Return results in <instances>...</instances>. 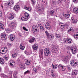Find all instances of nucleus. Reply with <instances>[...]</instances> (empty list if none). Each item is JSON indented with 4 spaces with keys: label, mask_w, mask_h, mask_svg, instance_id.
<instances>
[{
    "label": "nucleus",
    "mask_w": 78,
    "mask_h": 78,
    "mask_svg": "<svg viewBox=\"0 0 78 78\" xmlns=\"http://www.w3.org/2000/svg\"><path fill=\"white\" fill-rule=\"evenodd\" d=\"M44 50V54L45 56H48V55L50 54V53H51L50 50L48 48H45Z\"/></svg>",
    "instance_id": "f257e3e1"
},
{
    "label": "nucleus",
    "mask_w": 78,
    "mask_h": 78,
    "mask_svg": "<svg viewBox=\"0 0 78 78\" xmlns=\"http://www.w3.org/2000/svg\"><path fill=\"white\" fill-rule=\"evenodd\" d=\"M58 50H59V48H58V47L56 46H54L52 48L51 51L53 53H56L58 52Z\"/></svg>",
    "instance_id": "f03ea898"
},
{
    "label": "nucleus",
    "mask_w": 78,
    "mask_h": 78,
    "mask_svg": "<svg viewBox=\"0 0 78 78\" xmlns=\"http://www.w3.org/2000/svg\"><path fill=\"white\" fill-rule=\"evenodd\" d=\"M37 8L39 9L38 11L40 12V13L41 14H42V13L44 12V8H41L40 5L39 4L37 6Z\"/></svg>",
    "instance_id": "7ed1b4c3"
},
{
    "label": "nucleus",
    "mask_w": 78,
    "mask_h": 78,
    "mask_svg": "<svg viewBox=\"0 0 78 78\" xmlns=\"http://www.w3.org/2000/svg\"><path fill=\"white\" fill-rule=\"evenodd\" d=\"M70 64L73 66H76L78 65V61L76 59H74L72 60V62L70 63Z\"/></svg>",
    "instance_id": "20e7f679"
},
{
    "label": "nucleus",
    "mask_w": 78,
    "mask_h": 78,
    "mask_svg": "<svg viewBox=\"0 0 78 78\" xmlns=\"http://www.w3.org/2000/svg\"><path fill=\"white\" fill-rule=\"evenodd\" d=\"M77 48L75 46H73L71 48V51L73 54H75L77 51Z\"/></svg>",
    "instance_id": "39448f33"
},
{
    "label": "nucleus",
    "mask_w": 78,
    "mask_h": 78,
    "mask_svg": "<svg viewBox=\"0 0 78 78\" xmlns=\"http://www.w3.org/2000/svg\"><path fill=\"white\" fill-rule=\"evenodd\" d=\"M64 41L67 44H72V40L70 38H65L64 39Z\"/></svg>",
    "instance_id": "423d86ee"
},
{
    "label": "nucleus",
    "mask_w": 78,
    "mask_h": 78,
    "mask_svg": "<svg viewBox=\"0 0 78 78\" xmlns=\"http://www.w3.org/2000/svg\"><path fill=\"white\" fill-rule=\"evenodd\" d=\"M9 25L10 27L12 28H14L15 27V26L17 25V22H16L15 20H14L12 22L10 23Z\"/></svg>",
    "instance_id": "0eeeda50"
},
{
    "label": "nucleus",
    "mask_w": 78,
    "mask_h": 78,
    "mask_svg": "<svg viewBox=\"0 0 78 78\" xmlns=\"http://www.w3.org/2000/svg\"><path fill=\"white\" fill-rule=\"evenodd\" d=\"M45 33L46 34V36H47V37H49V38L51 40H52L53 39V38H54V36H52L50 34H49V33L48 32V31H45Z\"/></svg>",
    "instance_id": "6e6552de"
},
{
    "label": "nucleus",
    "mask_w": 78,
    "mask_h": 78,
    "mask_svg": "<svg viewBox=\"0 0 78 78\" xmlns=\"http://www.w3.org/2000/svg\"><path fill=\"white\" fill-rule=\"evenodd\" d=\"M9 38L10 39V41H12L15 39V35L13 34H10L9 35Z\"/></svg>",
    "instance_id": "1a4fd4ad"
},
{
    "label": "nucleus",
    "mask_w": 78,
    "mask_h": 78,
    "mask_svg": "<svg viewBox=\"0 0 78 78\" xmlns=\"http://www.w3.org/2000/svg\"><path fill=\"white\" fill-rule=\"evenodd\" d=\"M70 15V12L69 11H68L67 13L64 15L63 16H64L66 19H68V18H69Z\"/></svg>",
    "instance_id": "9d476101"
},
{
    "label": "nucleus",
    "mask_w": 78,
    "mask_h": 78,
    "mask_svg": "<svg viewBox=\"0 0 78 78\" xmlns=\"http://www.w3.org/2000/svg\"><path fill=\"white\" fill-rule=\"evenodd\" d=\"M9 14L10 15L9 19H10V20H12L14 19V15L13 14V13L12 12H10L9 13Z\"/></svg>",
    "instance_id": "9b49d317"
},
{
    "label": "nucleus",
    "mask_w": 78,
    "mask_h": 78,
    "mask_svg": "<svg viewBox=\"0 0 78 78\" xmlns=\"http://www.w3.org/2000/svg\"><path fill=\"white\" fill-rule=\"evenodd\" d=\"M45 27L46 29H48V30H50V22H47L46 24Z\"/></svg>",
    "instance_id": "f8f14e48"
},
{
    "label": "nucleus",
    "mask_w": 78,
    "mask_h": 78,
    "mask_svg": "<svg viewBox=\"0 0 78 78\" xmlns=\"http://www.w3.org/2000/svg\"><path fill=\"white\" fill-rule=\"evenodd\" d=\"M6 4L7 5H9V6H11V5L14 4V2L12 0H11L10 2L9 1L6 2Z\"/></svg>",
    "instance_id": "ddd939ff"
},
{
    "label": "nucleus",
    "mask_w": 78,
    "mask_h": 78,
    "mask_svg": "<svg viewBox=\"0 0 78 78\" xmlns=\"http://www.w3.org/2000/svg\"><path fill=\"white\" fill-rule=\"evenodd\" d=\"M1 37L3 40H6L7 37V36H6L5 34H1Z\"/></svg>",
    "instance_id": "4468645a"
},
{
    "label": "nucleus",
    "mask_w": 78,
    "mask_h": 78,
    "mask_svg": "<svg viewBox=\"0 0 78 78\" xmlns=\"http://www.w3.org/2000/svg\"><path fill=\"white\" fill-rule=\"evenodd\" d=\"M10 65L12 67V68H13L15 67L16 63H15V62L14 61L12 60L11 62H10Z\"/></svg>",
    "instance_id": "2eb2a0df"
},
{
    "label": "nucleus",
    "mask_w": 78,
    "mask_h": 78,
    "mask_svg": "<svg viewBox=\"0 0 78 78\" xmlns=\"http://www.w3.org/2000/svg\"><path fill=\"white\" fill-rule=\"evenodd\" d=\"M74 31V30H73V28H71L68 30V31H67V33L69 34H72V33Z\"/></svg>",
    "instance_id": "dca6fc26"
},
{
    "label": "nucleus",
    "mask_w": 78,
    "mask_h": 78,
    "mask_svg": "<svg viewBox=\"0 0 78 78\" xmlns=\"http://www.w3.org/2000/svg\"><path fill=\"white\" fill-rule=\"evenodd\" d=\"M20 6L19 5H15L13 9L15 11H17L19 8H20Z\"/></svg>",
    "instance_id": "f3484780"
},
{
    "label": "nucleus",
    "mask_w": 78,
    "mask_h": 78,
    "mask_svg": "<svg viewBox=\"0 0 78 78\" xmlns=\"http://www.w3.org/2000/svg\"><path fill=\"white\" fill-rule=\"evenodd\" d=\"M20 68L22 70H23L25 69V66L22 63H20Z\"/></svg>",
    "instance_id": "a211bd4d"
},
{
    "label": "nucleus",
    "mask_w": 78,
    "mask_h": 78,
    "mask_svg": "<svg viewBox=\"0 0 78 78\" xmlns=\"http://www.w3.org/2000/svg\"><path fill=\"white\" fill-rule=\"evenodd\" d=\"M5 28V26L2 23L0 22V30H3Z\"/></svg>",
    "instance_id": "6ab92c4d"
},
{
    "label": "nucleus",
    "mask_w": 78,
    "mask_h": 78,
    "mask_svg": "<svg viewBox=\"0 0 78 78\" xmlns=\"http://www.w3.org/2000/svg\"><path fill=\"white\" fill-rule=\"evenodd\" d=\"M57 67H58V66L56 64H52V68L53 69H56Z\"/></svg>",
    "instance_id": "aec40b11"
},
{
    "label": "nucleus",
    "mask_w": 78,
    "mask_h": 78,
    "mask_svg": "<svg viewBox=\"0 0 78 78\" xmlns=\"http://www.w3.org/2000/svg\"><path fill=\"white\" fill-rule=\"evenodd\" d=\"M73 11L74 13L77 14L78 12V8H74L73 9Z\"/></svg>",
    "instance_id": "412c9836"
},
{
    "label": "nucleus",
    "mask_w": 78,
    "mask_h": 78,
    "mask_svg": "<svg viewBox=\"0 0 78 78\" xmlns=\"http://www.w3.org/2000/svg\"><path fill=\"white\" fill-rule=\"evenodd\" d=\"M0 63L1 64H3L5 63V61L2 58H0Z\"/></svg>",
    "instance_id": "4be33fe9"
},
{
    "label": "nucleus",
    "mask_w": 78,
    "mask_h": 78,
    "mask_svg": "<svg viewBox=\"0 0 78 78\" xmlns=\"http://www.w3.org/2000/svg\"><path fill=\"white\" fill-rule=\"evenodd\" d=\"M20 49L21 50H23L24 49H25V46H24V45L23 44H21L20 45Z\"/></svg>",
    "instance_id": "5701e85b"
},
{
    "label": "nucleus",
    "mask_w": 78,
    "mask_h": 78,
    "mask_svg": "<svg viewBox=\"0 0 78 78\" xmlns=\"http://www.w3.org/2000/svg\"><path fill=\"white\" fill-rule=\"evenodd\" d=\"M5 31L7 33H9L11 32V30L10 29L6 28L5 29Z\"/></svg>",
    "instance_id": "b1692460"
},
{
    "label": "nucleus",
    "mask_w": 78,
    "mask_h": 78,
    "mask_svg": "<svg viewBox=\"0 0 78 78\" xmlns=\"http://www.w3.org/2000/svg\"><path fill=\"white\" fill-rule=\"evenodd\" d=\"M21 19L22 21H27V20H28V18L23 16L21 17Z\"/></svg>",
    "instance_id": "393cba45"
},
{
    "label": "nucleus",
    "mask_w": 78,
    "mask_h": 78,
    "mask_svg": "<svg viewBox=\"0 0 78 78\" xmlns=\"http://www.w3.org/2000/svg\"><path fill=\"white\" fill-rule=\"evenodd\" d=\"M25 63L27 65H30V64H31V63L30 61V60H27L25 61Z\"/></svg>",
    "instance_id": "a878e982"
},
{
    "label": "nucleus",
    "mask_w": 78,
    "mask_h": 78,
    "mask_svg": "<svg viewBox=\"0 0 78 78\" xmlns=\"http://www.w3.org/2000/svg\"><path fill=\"white\" fill-rule=\"evenodd\" d=\"M35 40V38H32L30 39L29 42L30 43H33V42H34Z\"/></svg>",
    "instance_id": "bb28decb"
},
{
    "label": "nucleus",
    "mask_w": 78,
    "mask_h": 78,
    "mask_svg": "<svg viewBox=\"0 0 78 78\" xmlns=\"http://www.w3.org/2000/svg\"><path fill=\"white\" fill-rule=\"evenodd\" d=\"M24 8L25 9H26V10H28V11H30L31 10V8L30 7H24Z\"/></svg>",
    "instance_id": "cd10ccee"
},
{
    "label": "nucleus",
    "mask_w": 78,
    "mask_h": 78,
    "mask_svg": "<svg viewBox=\"0 0 78 78\" xmlns=\"http://www.w3.org/2000/svg\"><path fill=\"white\" fill-rule=\"evenodd\" d=\"M32 47L34 50H36L38 48V47L36 46V45H33Z\"/></svg>",
    "instance_id": "c85d7f7f"
},
{
    "label": "nucleus",
    "mask_w": 78,
    "mask_h": 78,
    "mask_svg": "<svg viewBox=\"0 0 78 78\" xmlns=\"http://www.w3.org/2000/svg\"><path fill=\"white\" fill-rule=\"evenodd\" d=\"M72 75H76L78 74V72L76 71H73L72 72Z\"/></svg>",
    "instance_id": "c756f323"
},
{
    "label": "nucleus",
    "mask_w": 78,
    "mask_h": 78,
    "mask_svg": "<svg viewBox=\"0 0 78 78\" xmlns=\"http://www.w3.org/2000/svg\"><path fill=\"white\" fill-rule=\"evenodd\" d=\"M55 36L57 38H60L61 37V35L58 33H56L55 34Z\"/></svg>",
    "instance_id": "7c9ffc66"
},
{
    "label": "nucleus",
    "mask_w": 78,
    "mask_h": 78,
    "mask_svg": "<svg viewBox=\"0 0 78 78\" xmlns=\"http://www.w3.org/2000/svg\"><path fill=\"white\" fill-rule=\"evenodd\" d=\"M55 14L54 11L53 10H51L50 12V15L52 16H53Z\"/></svg>",
    "instance_id": "2f4dec72"
},
{
    "label": "nucleus",
    "mask_w": 78,
    "mask_h": 78,
    "mask_svg": "<svg viewBox=\"0 0 78 78\" xmlns=\"http://www.w3.org/2000/svg\"><path fill=\"white\" fill-rule=\"evenodd\" d=\"M37 29L38 28L35 29H33V32L34 33H37Z\"/></svg>",
    "instance_id": "473e14b6"
},
{
    "label": "nucleus",
    "mask_w": 78,
    "mask_h": 78,
    "mask_svg": "<svg viewBox=\"0 0 78 78\" xmlns=\"http://www.w3.org/2000/svg\"><path fill=\"white\" fill-rule=\"evenodd\" d=\"M71 21L73 23H76L77 22V20H75L74 19H72Z\"/></svg>",
    "instance_id": "72a5a7b5"
},
{
    "label": "nucleus",
    "mask_w": 78,
    "mask_h": 78,
    "mask_svg": "<svg viewBox=\"0 0 78 78\" xmlns=\"http://www.w3.org/2000/svg\"><path fill=\"white\" fill-rule=\"evenodd\" d=\"M0 53L2 55H4V54H6V52L5 51L2 50L1 51H0Z\"/></svg>",
    "instance_id": "f704fd0d"
},
{
    "label": "nucleus",
    "mask_w": 78,
    "mask_h": 78,
    "mask_svg": "<svg viewBox=\"0 0 78 78\" xmlns=\"http://www.w3.org/2000/svg\"><path fill=\"white\" fill-rule=\"evenodd\" d=\"M37 28H38L37 26L36 25H34L32 26V30H34V29H36Z\"/></svg>",
    "instance_id": "c9c22d12"
},
{
    "label": "nucleus",
    "mask_w": 78,
    "mask_h": 78,
    "mask_svg": "<svg viewBox=\"0 0 78 78\" xmlns=\"http://www.w3.org/2000/svg\"><path fill=\"white\" fill-rule=\"evenodd\" d=\"M60 27L62 30H64V28H65L64 25H60Z\"/></svg>",
    "instance_id": "e433bc0d"
},
{
    "label": "nucleus",
    "mask_w": 78,
    "mask_h": 78,
    "mask_svg": "<svg viewBox=\"0 0 78 78\" xmlns=\"http://www.w3.org/2000/svg\"><path fill=\"white\" fill-rule=\"evenodd\" d=\"M77 33H78V32ZM73 36L74 38L76 39H77V38L78 37V34H74Z\"/></svg>",
    "instance_id": "4c0bfd02"
},
{
    "label": "nucleus",
    "mask_w": 78,
    "mask_h": 78,
    "mask_svg": "<svg viewBox=\"0 0 78 78\" xmlns=\"http://www.w3.org/2000/svg\"><path fill=\"white\" fill-rule=\"evenodd\" d=\"M30 73V71L27 70L24 73V75H26L27 73Z\"/></svg>",
    "instance_id": "58836bf2"
},
{
    "label": "nucleus",
    "mask_w": 78,
    "mask_h": 78,
    "mask_svg": "<svg viewBox=\"0 0 78 78\" xmlns=\"http://www.w3.org/2000/svg\"><path fill=\"white\" fill-rule=\"evenodd\" d=\"M47 62L48 63H50L51 62V58H49L47 59Z\"/></svg>",
    "instance_id": "ea45409f"
},
{
    "label": "nucleus",
    "mask_w": 78,
    "mask_h": 78,
    "mask_svg": "<svg viewBox=\"0 0 78 78\" xmlns=\"http://www.w3.org/2000/svg\"><path fill=\"white\" fill-rule=\"evenodd\" d=\"M7 45L9 46V47H12V43H11L10 42H8Z\"/></svg>",
    "instance_id": "a19ab883"
},
{
    "label": "nucleus",
    "mask_w": 78,
    "mask_h": 78,
    "mask_svg": "<svg viewBox=\"0 0 78 78\" xmlns=\"http://www.w3.org/2000/svg\"><path fill=\"white\" fill-rule=\"evenodd\" d=\"M62 61L64 62H67V59L66 57H63L62 59Z\"/></svg>",
    "instance_id": "79ce46f5"
},
{
    "label": "nucleus",
    "mask_w": 78,
    "mask_h": 78,
    "mask_svg": "<svg viewBox=\"0 0 78 78\" xmlns=\"http://www.w3.org/2000/svg\"><path fill=\"white\" fill-rule=\"evenodd\" d=\"M12 56L13 58H16L17 56V55H16V54H13L12 55Z\"/></svg>",
    "instance_id": "37998d69"
},
{
    "label": "nucleus",
    "mask_w": 78,
    "mask_h": 78,
    "mask_svg": "<svg viewBox=\"0 0 78 78\" xmlns=\"http://www.w3.org/2000/svg\"><path fill=\"white\" fill-rule=\"evenodd\" d=\"M44 30V27L42 26H41L40 27V30L41 31H43Z\"/></svg>",
    "instance_id": "c03bdc74"
},
{
    "label": "nucleus",
    "mask_w": 78,
    "mask_h": 78,
    "mask_svg": "<svg viewBox=\"0 0 78 78\" xmlns=\"http://www.w3.org/2000/svg\"><path fill=\"white\" fill-rule=\"evenodd\" d=\"M24 15H25V16L26 17H28L29 16V14H28V13L27 12H25L24 14Z\"/></svg>",
    "instance_id": "a18cd8bd"
},
{
    "label": "nucleus",
    "mask_w": 78,
    "mask_h": 78,
    "mask_svg": "<svg viewBox=\"0 0 78 78\" xmlns=\"http://www.w3.org/2000/svg\"><path fill=\"white\" fill-rule=\"evenodd\" d=\"M62 67H63V66L61 64H60L58 66V69H62Z\"/></svg>",
    "instance_id": "49530a36"
},
{
    "label": "nucleus",
    "mask_w": 78,
    "mask_h": 78,
    "mask_svg": "<svg viewBox=\"0 0 78 78\" xmlns=\"http://www.w3.org/2000/svg\"><path fill=\"white\" fill-rule=\"evenodd\" d=\"M61 69L62 71H65L66 70V67L64 66H63Z\"/></svg>",
    "instance_id": "de8ad7c7"
},
{
    "label": "nucleus",
    "mask_w": 78,
    "mask_h": 78,
    "mask_svg": "<svg viewBox=\"0 0 78 78\" xmlns=\"http://www.w3.org/2000/svg\"><path fill=\"white\" fill-rule=\"evenodd\" d=\"M31 1L33 5L36 4V1L35 0H31Z\"/></svg>",
    "instance_id": "09e8293b"
},
{
    "label": "nucleus",
    "mask_w": 78,
    "mask_h": 78,
    "mask_svg": "<svg viewBox=\"0 0 78 78\" xmlns=\"http://www.w3.org/2000/svg\"><path fill=\"white\" fill-rule=\"evenodd\" d=\"M4 51H5V52L7 53V52L8 51V49H7V48H4V49H3Z\"/></svg>",
    "instance_id": "8fccbe9b"
},
{
    "label": "nucleus",
    "mask_w": 78,
    "mask_h": 78,
    "mask_svg": "<svg viewBox=\"0 0 78 78\" xmlns=\"http://www.w3.org/2000/svg\"><path fill=\"white\" fill-rule=\"evenodd\" d=\"M13 77L14 78H17V74L16 73H14L13 74Z\"/></svg>",
    "instance_id": "3c124183"
},
{
    "label": "nucleus",
    "mask_w": 78,
    "mask_h": 78,
    "mask_svg": "<svg viewBox=\"0 0 78 78\" xmlns=\"http://www.w3.org/2000/svg\"><path fill=\"white\" fill-rule=\"evenodd\" d=\"M67 70H68V72H70V70H71V68H70V67H69L67 68Z\"/></svg>",
    "instance_id": "603ef678"
},
{
    "label": "nucleus",
    "mask_w": 78,
    "mask_h": 78,
    "mask_svg": "<svg viewBox=\"0 0 78 78\" xmlns=\"http://www.w3.org/2000/svg\"><path fill=\"white\" fill-rule=\"evenodd\" d=\"M23 29L24 30H25V31H28V29H27L26 27H23Z\"/></svg>",
    "instance_id": "864d4df0"
},
{
    "label": "nucleus",
    "mask_w": 78,
    "mask_h": 78,
    "mask_svg": "<svg viewBox=\"0 0 78 78\" xmlns=\"http://www.w3.org/2000/svg\"><path fill=\"white\" fill-rule=\"evenodd\" d=\"M73 1L75 3H77L78 2V0H73Z\"/></svg>",
    "instance_id": "5fc2aeb1"
},
{
    "label": "nucleus",
    "mask_w": 78,
    "mask_h": 78,
    "mask_svg": "<svg viewBox=\"0 0 78 78\" xmlns=\"http://www.w3.org/2000/svg\"><path fill=\"white\" fill-rule=\"evenodd\" d=\"M34 71L35 73H36L37 72V69H34Z\"/></svg>",
    "instance_id": "6e6d98bb"
},
{
    "label": "nucleus",
    "mask_w": 78,
    "mask_h": 78,
    "mask_svg": "<svg viewBox=\"0 0 78 78\" xmlns=\"http://www.w3.org/2000/svg\"><path fill=\"white\" fill-rule=\"evenodd\" d=\"M52 4L54 5H56V1H55V2L53 1L52 2Z\"/></svg>",
    "instance_id": "4d7b16f0"
},
{
    "label": "nucleus",
    "mask_w": 78,
    "mask_h": 78,
    "mask_svg": "<svg viewBox=\"0 0 78 78\" xmlns=\"http://www.w3.org/2000/svg\"><path fill=\"white\" fill-rule=\"evenodd\" d=\"M4 59H5V60H8V57H4Z\"/></svg>",
    "instance_id": "13d9d810"
},
{
    "label": "nucleus",
    "mask_w": 78,
    "mask_h": 78,
    "mask_svg": "<svg viewBox=\"0 0 78 78\" xmlns=\"http://www.w3.org/2000/svg\"><path fill=\"white\" fill-rule=\"evenodd\" d=\"M2 12H0V17H1L2 16Z\"/></svg>",
    "instance_id": "bf43d9fd"
},
{
    "label": "nucleus",
    "mask_w": 78,
    "mask_h": 78,
    "mask_svg": "<svg viewBox=\"0 0 78 78\" xmlns=\"http://www.w3.org/2000/svg\"><path fill=\"white\" fill-rule=\"evenodd\" d=\"M39 69V66H37L36 67L35 69H36L37 70H38Z\"/></svg>",
    "instance_id": "052dcab7"
},
{
    "label": "nucleus",
    "mask_w": 78,
    "mask_h": 78,
    "mask_svg": "<svg viewBox=\"0 0 78 78\" xmlns=\"http://www.w3.org/2000/svg\"><path fill=\"white\" fill-rule=\"evenodd\" d=\"M61 25H64V24L63 23H60V26H61Z\"/></svg>",
    "instance_id": "680f3d73"
},
{
    "label": "nucleus",
    "mask_w": 78,
    "mask_h": 78,
    "mask_svg": "<svg viewBox=\"0 0 78 78\" xmlns=\"http://www.w3.org/2000/svg\"><path fill=\"white\" fill-rule=\"evenodd\" d=\"M41 26H42V25H41V24H38V27H40V28Z\"/></svg>",
    "instance_id": "e2e57ef3"
},
{
    "label": "nucleus",
    "mask_w": 78,
    "mask_h": 78,
    "mask_svg": "<svg viewBox=\"0 0 78 78\" xmlns=\"http://www.w3.org/2000/svg\"><path fill=\"white\" fill-rule=\"evenodd\" d=\"M61 20H64V17H62L61 18Z\"/></svg>",
    "instance_id": "0e129e2a"
},
{
    "label": "nucleus",
    "mask_w": 78,
    "mask_h": 78,
    "mask_svg": "<svg viewBox=\"0 0 78 78\" xmlns=\"http://www.w3.org/2000/svg\"><path fill=\"white\" fill-rule=\"evenodd\" d=\"M51 75L52 76H55V75L53 74V73H51Z\"/></svg>",
    "instance_id": "69168bd1"
},
{
    "label": "nucleus",
    "mask_w": 78,
    "mask_h": 78,
    "mask_svg": "<svg viewBox=\"0 0 78 78\" xmlns=\"http://www.w3.org/2000/svg\"><path fill=\"white\" fill-rule=\"evenodd\" d=\"M54 72V71L52 70L51 71V73H53Z\"/></svg>",
    "instance_id": "338daca9"
},
{
    "label": "nucleus",
    "mask_w": 78,
    "mask_h": 78,
    "mask_svg": "<svg viewBox=\"0 0 78 78\" xmlns=\"http://www.w3.org/2000/svg\"><path fill=\"white\" fill-rule=\"evenodd\" d=\"M17 33L18 34H19V35H20V32H19V31H17Z\"/></svg>",
    "instance_id": "774afa93"
}]
</instances>
